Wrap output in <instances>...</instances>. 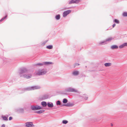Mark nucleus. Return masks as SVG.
Wrapping results in <instances>:
<instances>
[{
    "label": "nucleus",
    "mask_w": 127,
    "mask_h": 127,
    "mask_svg": "<svg viewBox=\"0 0 127 127\" xmlns=\"http://www.w3.org/2000/svg\"><path fill=\"white\" fill-rule=\"evenodd\" d=\"M31 77V75H24V77L26 78L27 79H29Z\"/></svg>",
    "instance_id": "f3484780"
},
{
    "label": "nucleus",
    "mask_w": 127,
    "mask_h": 127,
    "mask_svg": "<svg viewBox=\"0 0 127 127\" xmlns=\"http://www.w3.org/2000/svg\"><path fill=\"white\" fill-rule=\"evenodd\" d=\"M7 15H6L4 17L2 18V19H1L0 20V22H1L2 21H3L6 18H7Z\"/></svg>",
    "instance_id": "4be33fe9"
},
{
    "label": "nucleus",
    "mask_w": 127,
    "mask_h": 127,
    "mask_svg": "<svg viewBox=\"0 0 127 127\" xmlns=\"http://www.w3.org/2000/svg\"><path fill=\"white\" fill-rule=\"evenodd\" d=\"M62 123H63L64 124V121H62Z\"/></svg>",
    "instance_id": "c9c22d12"
},
{
    "label": "nucleus",
    "mask_w": 127,
    "mask_h": 127,
    "mask_svg": "<svg viewBox=\"0 0 127 127\" xmlns=\"http://www.w3.org/2000/svg\"><path fill=\"white\" fill-rule=\"evenodd\" d=\"M111 65V63H106L104 64V65L105 66H109Z\"/></svg>",
    "instance_id": "9b49d317"
},
{
    "label": "nucleus",
    "mask_w": 127,
    "mask_h": 127,
    "mask_svg": "<svg viewBox=\"0 0 127 127\" xmlns=\"http://www.w3.org/2000/svg\"><path fill=\"white\" fill-rule=\"evenodd\" d=\"M79 74V72L77 71H73L72 73L75 76H77Z\"/></svg>",
    "instance_id": "9d476101"
},
{
    "label": "nucleus",
    "mask_w": 127,
    "mask_h": 127,
    "mask_svg": "<svg viewBox=\"0 0 127 127\" xmlns=\"http://www.w3.org/2000/svg\"><path fill=\"white\" fill-rule=\"evenodd\" d=\"M113 38L112 37H110L106 39L105 40L99 42V44L100 45H104L106 44L107 43V42H110L113 39Z\"/></svg>",
    "instance_id": "f257e3e1"
},
{
    "label": "nucleus",
    "mask_w": 127,
    "mask_h": 127,
    "mask_svg": "<svg viewBox=\"0 0 127 127\" xmlns=\"http://www.w3.org/2000/svg\"><path fill=\"white\" fill-rule=\"evenodd\" d=\"M115 25H116L115 24H113V25H112L113 27L114 28V27L115 26Z\"/></svg>",
    "instance_id": "473e14b6"
},
{
    "label": "nucleus",
    "mask_w": 127,
    "mask_h": 127,
    "mask_svg": "<svg viewBox=\"0 0 127 127\" xmlns=\"http://www.w3.org/2000/svg\"><path fill=\"white\" fill-rule=\"evenodd\" d=\"M60 18V15H57L56 17V18L57 20H59Z\"/></svg>",
    "instance_id": "a211bd4d"
},
{
    "label": "nucleus",
    "mask_w": 127,
    "mask_h": 127,
    "mask_svg": "<svg viewBox=\"0 0 127 127\" xmlns=\"http://www.w3.org/2000/svg\"><path fill=\"white\" fill-rule=\"evenodd\" d=\"M46 71L44 69L39 70L36 73V75H43L46 73Z\"/></svg>",
    "instance_id": "20e7f679"
},
{
    "label": "nucleus",
    "mask_w": 127,
    "mask_h": 127,
    "mask_svg": "<svg viewBox=\"0 0 127 127\" xmlns=\"http://www.w3.org/2000/svg\"><path fill=\"white\" fill-rule=\"evenodd\" d=\"M31 109L33 110H36L42 109V108L40 106L38 105H32L31 106Z\"/></svg>",
    "instance_id": "7ed1b4c3"
},
{
    "label": "nucleus",
    "mask_w": 127,
    "mask_h": 127,
    "mask_svg": "<svg viewBox=\"0 0 127 127\" xmlns=\"http://www.w3.org/2000/svg\"><path fill=\"white\" fill-rule=\"evenodd\" d=\"M111 126H113V124L112 123H111Z\"/></svg>",
    "instance_id": "f704fd0d"
},
{
    "label": "nucleus",
    "mask_w": 127,
    "mask_h": 127,
    "mask_svg": "<svg viewBox=\"0 0 127 127\" xmlns=\"http://www.w3.org/2000/svg\"><path fill=\"white\" fill-rule=\"evenodd\" d=\"M66 91L67 92H76L78 93H80V92L79 91L76 90L71 87L67 88L66 89Z\"/></svg>",
    "instance_id": "f03ea898"
},
{
    "label": "nucleus",
    "mask_w": 127,
    "mask_h": 127,
    "mask_svg": "<svg viewBox=\"0 0 127 127\" xmlns=\"http://www.w3.org/2000/svg\"><path fill=\"white\" fill-rule=\"evenodd\" d=\"M113 21L114 22L117 24H119L120 23L119 21L116 19H114Z\"/></svg>",
    "instance_id": "f8f14e48"
},
{
    "label": "nucleus",
    "mask_w": 127,
    "mask_h": 127,
    "mask_svg": "<svg viewBox=\"0 0 127 127\" xmlns=\"http://www.w3.org/2000/svg\"><path fill=\"white\" fill-rule=\"evenodd\" d=\"M118 46L117 45H113L111 47V48L112 49H117L118 48Z\"/></svg>",
    "instance_id": "1a4fd4ad"
},
{
    "label": "nucleus",
    "mask_w": 127,
    "mask_h": 127,
    "mask_svg": "<svg viewBox=\"0 0 127 127\" xmlns=\"http://www.w3.org/2000/svg\"><path fill=\"white\" fill-rule=\"evenodd\" d=\"M47 105L49 107H52L53 106V104L52 103L50 104L49 103H48L47 104Z\"/></svg>",
    "instance_id": "dca6fc26"
},
{
    "label": "nucleus",
    "mask_w": 127,
    "mask_h": 127,
    "mask_svg": "<svg viewBox=\"0 0 127 127\" xmlns=\"http://www.w3.org/2000/svg\"><path fill=\"white\" fill-rule=\"evenodd\" d=\"M88 97L86 96L85 97V100H87L88 99Z\"/></svg>",
    "instance_id": "7c9ffc66"
},
{
    "label": "nucleus",
    "mask_w": 127,
    "mask_h": 127,
    "mask_svg": "<svg viewBox=\"0 0 127 127\" xmlns=\"http://www.w3.org/2000/svg\"><path fill=\"white\" fill-rule=\"evenodd\" d=\"M2 118L3 120H8L7 118L6 117L3 116L2 117Z\"/></svg>",
    "instance_id": "b1692460"
},
{
    "label": "nucleus",
    "mask_w": 127,
    "mask_h": 127,
    "mask_svg": "<svg viewBox=\"0 0 127 127\" xmlns=\"http://www.w3.org/2000/svg\"><path fill=\"white\" fill-rule=\"evenodd\" d=\"M37 65H40V66H42L43 65V64H37Z\"/></svg>",
    "instance_id": "cd10ccee"
},
{
    "label": "nucleus",
    "mask_w": 127,
    "mask_h": 127,
    "mask_svg": "<svg viewBox=\"0 0 127 127\" xmlns=\"http://www.w3.org/2000/svg\"><path fill=\"white\" fill-rule=\"evenodd\" d=\"M68 121L66 120H64V124H66L67 123Z\"/></svg>",
    "instance_id": "bb28decb"
},
{
    "label": "nucleus",
    "mask_w": 127,
    "mask_h": 127,
    "mask_svg": "<svg viewBox=\"0 0 127 127\" xmlns=\"http://www.w3.org/2000/svg\"><path fill=\"white\" fill-rule=\"evenodd\" d=\"M42 105L43 106V107H45L47 105V104L45 102H42L41 103Z\"/></svg>",
    "instance_id": "ddd939ff"
},
{
    "label": "nucleus",
    "mask_w": 127,
    "mask_h": 127,
    "mask_svg": "<svg viewBox=\"0 0 127 127\" xmlns=\"http://www.w3.org/2000/svg\"><path fill=\"white\" fill-rule=\"evenodd\" d=\"M79 65V64H78L76 63L75 64V66Z\"/></svg>",
    "instance_id": "c756f323"
},
{
    "label": "nucleus",
    "mask_w": 127,
    "mask_h": 127,
    "mask_svg": "<svg viewBox=\"0 0 127 127\" xmlns=\"http://www.w3.org/2000/svg\"><path fill=\"white\" fill-rule=\"evenodd\" d=\"M123 16L125 17H127V12H124L123 13Z\"/></svg>",
    "instance_id": "412c9836"
},
{
    "label": "nucleus",
    "mask_w": 127,
    "mask_h": 127,
    "mask_svg": "<svg viewBox=\"0 0 127 127\" xmlns=\"http://www.w3.org/2000/svg\"><path fill=\"white\" fill-rule=\"evenodd\" d=\"M26 126L27 127H32L33 125L32 123L31 122H27L26 123Z\"/></svg>",
    "instance_id": "423d86ee"
},
{
    "label": "nucleus",
    "mask_w": 127,
    "mask_h": 127,
    "mask_svg": "<svg viewBox=\"0 0 127 127\" xmlns=\"http://www.w3.org/2000/svg\"><path fill=\"white\" fill-rule=\"evenodd\" d=\"M44 111H45L44 110H40L38 111H37L36 112L38 114H40L44 112Z\"/></svg>",
    "instance_id": "2eb2a0df"
},
{
    "label": "nucleus",
    "mask_w": 127,
    "mask_h": 127,
    "mask_svg": "<svg viewBox=\"0 0 127 127\" xmlns=\"http://www.w3.org/2000/svg\"><path fill=\"white\" fill-rule=\"evenodd\" d=\"M12 118L11 117H10L9 118V120H11L12 119Z\"/></svg>",
    "instance_id": "2f4dec72"
},
{
    "label": "nucleus",
    "mask_w": 127,
    "mask_h": 127,
    "mask_svg": "<svg viewBox=\"0 0 127 127\" xmlns=\"http://www.w3.org/2000/svg\"><path fill=\"white\" fill-rule=\"evenodd\" d=\"M93 120L94 122H97L99 120H98L97 118H95Z\"/></svg>",
    "instance_id": "5701e85b"
},
{
    "label": "nucleus",
    "mask_w": 127,
    "mask_h": 127,
    "mask_svg": "<svg viewBox=\"0 0 127 127\" xmlns=\"http://www.w3.org/2000/svg\"><path fill=\"white\" fill-rule=\"evenodd\" d=\"M1 127H5V125H3Z\"/></svg>",
    "instance_id": "72a5a7b5"
},
{
    "label": "nucleus",
    "mask_w": 127,
    "mask_h": 127,
    "mask_svg": "<svg viewBox=\"0 0 127 127\" xmlns=\"http://www.w3.org/2000/svg\"><path fill=\"white\" fill-rule=\"evenodd\" d=\"M125 46H127V43H123Z\"/></svg>",
    "instance_id": "c85d7f7f"
},
{
    "label": "nucleus",
    "mask_w": 127,
    "mask_h": 127,
    "mask_svg": "<svg viewBox=\"0 0 127 127\" xmlns=\"http://www.w3.org/2000/svg\"><path fill=\"white\" fill-rule=\"evenodd\" d=\"M43 64L45 65H47L48 64H52L53 63L50 62H45L43 63Z\"/></svg>",
    "instance_id": "4468645a"
},
{
    "label": "nucleus",
    "mask_w": 127,
    "mask_h": 127,
    "mask_svg": "<svg viewBox=\"0 0 127 127\" xmlns=\"http://www.w3.org/2000/svg\"><path fill=\"white\" fill-rule=\"evenodd\" d=\"M80 0H71L69 2V4H70L72 3H77L79 2Z\"/></svg>",
    "instance_id": "39448f33"
},
{
    "label": "nucleus",
    "mask_w": 127,
    "mask_h": 127,
    "mask_svg": "<svg viewBox=\"0 0 127 127\" xmlns=\"http://www.w3.org/2000/svg\"><path fill=\"white\" fill-rule=\"evenodd\" d=\"M61 104V102L60 101L58 100L57 102V105H60Z\"/></svg>",
    "instance_id": "393cba45"
},
{
    "label": "nucleus",
    "mask_w": 127,
    "mask_h": 127,
    "mask_svg": "<svg viewBox=\"0 0 127 127\" xmlns=\"http://www.w3.org/2000/svg\"><path fill=\"white\" fill-rule=\"evenodd\" d=\"M67 102V100L66 98H64V103H66Z\"/></svg>",
    "instance_id": "a878e982"
},
{
    "label": "nucleus",
    "mask_w": 127,
    "mask_h": 127,
    "mask_svg": "<svg viewBox=\"0 0 127 127\" xmlns=\"http://www.w3.org/2000/svg\"><path fill=\"white\" fill-rule=\"evenodd\" d=\"M73 104L72 103H68L66 104H64V106L70 107L72 106Z\"/></svg>",
    "instance_id": "6e6552de"
},
{
    "label": "nucleus",
    "mask_w": 127,
    "mask_h": 127,
    "mask_svg": "<svg viewBox=\"0 0 127 127\" xmlns=\"http://www.w3.org/2000/svg\"><path fill=\"white\" fill-rule=\"evenodd\" d=\"M47 48L48 49H51L53 48V46L52 45H50L47 46Z\"/></svg>",
    "instance_id": "6ab92c4d"
},
{
    "label": "nucleus",
    "mask_w": 127,
    "mask_h": 127,
    "mask_svg": "<svg viewBox=\"0 0 127 127\" xmlns=\"http://www.w3.org/2000/svg\"><path fill=\"white\" fill-rule=\"evenodd\" d=\"M71 12V10H68L64 11V17L66 16L67 15L70 13Z\"/></svg>",
    "instance_id": "0eeeda50"
},
{
    "label": "nucleus",
    "mask_w": 127,
    "mask_h": 127,
    "mask_svg": "<svg viewBox=\"0 0 127 127\" xmlns=\"http://www.w3.org/2000/svg\"><path fill=\"white\" fill-rule=\"evenodd\" d=\"M125 47L123 43V44L120 45L119 46L120 48H122Z\"/></svg>",
    "instance_id": "aec40b11"
}]
</instances>
